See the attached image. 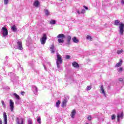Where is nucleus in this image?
<instances>
[{
    "label": "nucleus",
    "instance_id": "obj_31",
    "mask_svg": "<svg viewBox=\"0 0 124 124\" xmlns=\"http://www.w3.org/2000/svg\"><path fill=\"white\" fill-rule=\"evenodd\" d=\"M116 119V115L113 114L111 116V120H115Z\"/></svg>",
    "mask_w": 124,
    "mask_h": 124
},
{
    "label": "nucleus",
    "instance_id": "obj_25",
    "mask_svg": "<svg viewBox=\"0 0 124 124\" xmlns=\"http://www.w3.org/2000/svg\"><path fill=\"white\" fill-rule=\"evenodd\" d=\"M60 104H61V101L60 100H58L56 102V107H57V108L60 107Z\"/></svg>",
    "mask_w": 124,
    "mask_h": 124
},
{
    "label": "nucleus",
    "instance_id": "obj_33",
    "mask_svg": "<svg viewBox=\"0 0 124 124\" xmlns=\"http://www.w3.org/2000/svg\"><path fill=\"white\" fill-rule=\"evenodd\" d=\"M118 72H121L123 71V67H121L118 70Z\"/></svg>",
    "mask_w": 124,
    "mask_h": 124
},
{
    "label": "nucleus",
    "instance_id": "obj_9",
    "mask_svg": "<svg viewBox=\"0 0 124 124\" xmlns=\"http://www.w3.org/2000/svg\"><path fill=\"white\" fill-rule=\"evenodd\" d=\"M3 117L4 119V124H7V115H6V112H3Z\"/></svg>",
    "mask_w": 124,
    "mask_h": 124
},
{
    "label": "nucleus",
    "instance_id": "obj_6",
    "mask_svg": "<svg viewBox=\"0 0 124 124\" xmlns=\"http://www.w3.org/2000/svg\"><path fill=\"white\" fill-rule=\"evenodd\" d=\"M117 121L120 122V120H122L124 118V113L123 112L119 113L117 115Z\"/></svg>",
    "mask_w": 124,
    "mask_h": 124
},
{
    "label": "nucleus",
    "instance_id": "obj_7",
    "mask_svg": "<svg viewBox=\"0 0 124 124\" xmlns=\"http://www.w3.org/2000/svg\"><path fill=\"white\" fill-rule=\"evenodd\" d=\"M9 103L11 111L13 112V110H14V102H13V100L10 99Z\"/></svg>",
    "mask_w": 124,
    "mask_h": 124
},
{
    "label": "nucleus",
    "instance_id": "obj_1",
    "mask_svg": "<svg viewBox=\"0 0 124 124\" xmlns=\"http://www.w3.org/2000/svg\"><path fill=\"white\" fill-rule=\"evenodd\" d=\"M114 25L115 26H119V31L120 33L122 35L124 34V24L123 22H121L119 20H116L114 21Z\"/></svg>",
    "mask_w": 124,
    "mask_h": 124
},
{
    "label": "nucleus",
    "instance_id": "obj_41",
    "mask_svg": "<svg viewBox=\"0 0 124 124\" xmlns=\"http://www.w3.org/2000/svg\"><path fill=\"white\" fill-rule=\"evenodd\" d=\"M119 80L120 82H123V78H120L119 79Z\"/></svg>",
    "mask_w": 124,
    "mask_h": 124
},
{
    "label": "nucleus",
    "instance_id": "obj_12",
    "mask_svg": "<svg viewBox=\"0 0 124 124\" xmlns=\"http://www.w3.org/2000/svg\"><path fill=\"white\" fill-rule=\"evenodd\" d=\"M75 115H76V110L75 109H73L71 114V118H72V119H74Z\"/></svg>",
    "mask_w": 124,
    "mask_h": 124
},
{
    "label": "nucleus",
    "instance_id": "obj_23",
    "mask_svg": "<svg viewBox=\"0 0 124 124\" xmlns=\"http://www.w3.org/2000/svg\"><path fill=\"white\" fill-rule=\"evenodd\" d=\"M13 95L15 96V97L18 100H20V96L19 95L17 94L16 93H14L13 94Z\"/></svg>",
    "mask_w": 124,
    "mask_h": 124
},
{
    "label": "nucleus",
    "instance_id": "obj_24",
    "mask_svg": "<svg viewBox=\"0 0 124 124\" xmlns=\"http://www.w3.org/2000/svg\"><path fill=\"white\" fill-rule=\"evenodd\" d=\"M86 39H88V40H90V41H92L93 40V38L90 35H87L86 36Z\"/></svg>",
    "mask_w": 124,
    "mask_h": 124
},
{
    "label": "nucleus",
    "instance_id": "obj_28",
    "mask_svg": "<svg viewBox=\"0 0 124 124\" xmlns=\"http://www.w3.org/2000/svg\"><path fill=\"white\" fill-rule=\"evenodd\" d=\"M54 24H56V21L54 20H51L50 21V24L51 25H54Z\"/></svg>",
    "mask_w": 124,
    "mask_h": 124
},
{
    "label": "nucleus",
    "instance_id": "obj_5",
    "mask_svg": "<svg viewBox=\"0 0 124 124\" xmlns=\"http://www.w3.org/2000/svg\"><path fill=\"white\" fill-rule=\"evenodd\" d=\"M46 40H47V36H46V34H43V37L41 39V43L44 45L45 43H46Z\"/></svg>",
    "mask_w": 124,
    "mask_h": 124
},
{
    "label": "nucleus",
    "instance_id": "obj_22",
    "mask_svg": "<svg viewBox=\"0 0 124 124\" xmlns=\"http://www.w3.org/2000/svg\"><path fill=\"white\" fill-rule=\"evenodd\" d=\"M44 11L46 16H49V15H50V12H49V10L45 9Z\"/></svg>",
    "mask_w": 124,
    "mask_h": 124
},
{
    "label": "nucleus",
    "instance_id": "obj_19",
    "mask_svg": "<svg viewBox=\"0 0 124 124\" xmlns=\"http://www.w3.org/2000/svg\"><path fill=\"white\" fill-rule=\"evenodd\" d=\"M72 39L74 43H79V40L77 38H76V37H74Z\"/></svg>",
    "mask_w": 124,
    "mask_h": 124
},
{
    "label": "nucleus",
    "instance_id": "obj_37",
    "mask_svg": "<svg viewBox=\"0 0 124 124\" xmlns=\"http://www.w3.org/2000/svg\"><path fill=\"white\" fill-rule=\"evenodd\" d=\"M66 59H70V56L69 55H66Z\"/></svg>",
    "mask_w": 124,
    "mask_h": 124
},
{
    "label": "nucleus",
    "instance_id": "obj_44",
    "mask_svg": "<svg viewBox=\"0 0 124 124\" xmlns=\"http://www.w3.org/2000/svg\"><path fill=\"white\" fill-rule=\"evenodd\" d=\"M85 124H89V123H86Z\"/></svg>",
    "mask_w": 124,
    "mask_h": 124
},
{
    "label": "nucleus",
    "instance_id": "obj_20",
    "mask_svg": "<svg viewBox=\"0 0 124 124\" xmlns=\"http://www.w3.org/2000/svg\"><path fill=\"white\" fill-rule=\"evenodd\" d=\"M67 102V99H64L62 102V107H64L65 105H66V103Z\"/></svg>",
    "mask_w": 124,
    "mask_h": 124
},
{
    "label": "nucleus",
    "instance_id": "obj_32",
    "mask_svg": "<svg viewBox=\"0 0 124 124\" xmlns=\"http://www.w3.org/2000/svg\"><path fill=\"white\" fill-rule=\"evenodd\" d=\"M87 119H88V121H91L92 120V119H93V118L92 117V116L91 115H89V116H88Z\"/></svg>",
    "mask_w": 124,
    "mask_h": 124
},
{
    "label": "nucleus",
    "instance_id": "obj_40",
    "mask_svg": "<svg viewBox=\"0 0 124 124\" xmlns=\"http://www.w3.org/2000/svg\"><path fill=\"white\" fill-rule=\"evenodd\" d=\"M122 4H124V0H121Z\"/></svg>",
    "mask_w": 124,
    "mask_h": 124
},
{
    "label": "nucleus",
    "instance_id": "obj_11",
    "mask_svg": "<svg viewBox=\"0 0 124 124\" xmlns=\"http://www.w3.org/2000/svg\"><path fill=\"white\" fill-rule=\"evenodd\" d=\"M71 40V36H68L67 37V42L66 44L67 45H70L71 44V43H70V41Z\"/></svg>",
    "mask_w": 124,
    "mask_h": 124
},
{
    "label": "nucleus",
    "instance_id": "obj_14",
    "mask_svg": "<svg viewBox=\"0 0 124 124\" xmlns=\"http://www.w3.org/2000/svg\"><path fill=\"white\" fill-rule=\"evenodd\" d=\"M122 64H123V60L120 59L119 62L116 64L115 67H120V66H122Z\"/></svg>",
    "mask_w": 124,
    "mask_h": 124
},
{
    "label": "nucleus",
    "instance_id": "obj_15",
    "mask_svg": "<svg viewBox=\"0 0 124 124\" xmlns=\"http://www.w3.org/2000/svg\"><path fill=\"white\" fill-rule=\"evenodd\" d=\"M72 65L74 66V67H75L76 68H79V64L77 63L76 62H72Z\"/></svg>",
    "mask_w": 124,
    "mask_h": 124
},
{
    "label": "nucleus",
    "instance_id": "obj_27",
    "mask_svg": "<svg viewBox=\"0 0 124 124\" xmlns=\"http://www.w3.org/2000/svg\"><path fill=\"white\" fill-rule=\"evenodd\" d=\"M37 122L39 123V124H41V119H40V117H38L37 118Z\"/></svg>",
    "mask_w": 124,
    "mask_h": 124
},
{
    "label": "nucleus",
    "instance_id": "obj_8",
    "mask_svg": "<svg viewBox=\"0 0 124 124\" xmlns=\"http://www.w3.org/2000/svg\"><path fill=\"white\" fill-rule=\"evenodd\" d=\"M17 44L18 46L17 49L18 50H23V45H22V42L18 41L17 42Z\"/></svg>",
    "mask_w": 124,
    "mask_h": 124
},
{
    "label": "nucleus",
    "instance_id": "obj_26",
    "mask_svg": "<svg viewBox=\"0 0 124 124\" xmlns=\"http://www.w3.org/2000/svg\"><path fill=\"white\" fill-rule=\"evenodd\" d=\"M123 52H124V50L123 49H121L120 50H118L117 54L118 55H121V54H122V53H123Z\"/></svg>",
    "mask_w": 124,
    "mask_h": 124
},
{
    "label": "nucleus",
    "instance_id": "obj_18",
    "mask_svg": "<svg viewBox=\"0 0 124 124\" xmlns=\"http://www.w3.org/2000/svg\"><path fill=\"white\" fill-rule=\"evenodd\" d=\"M11 30L14 31V32H16L17 31V28H16V26L14 25L13 26L11 27Z\"/></svg>",
    "mask_w": 124,
    "mask_h": 124
},
{
    "label": "nucleus",
    "instance_id": "obj_21",
    "mask_svg": "<svg viewBox=\"0 0 124 124\" xmlns=\"http://www.w3.org/2000/svg\"><path fill=\"white\" fill-rule=\"evenodd\" d=\"M33 5L35 7H38V5H39V1H38V0L35 1Z\"/></svg>",
    "mask_w": 124,
    "mask_h": 124
},
{
    "label": "nucleus",
    "instance_id": "obj_30",
    "mask_svg": "<svg viewBox=\"0 0 124 124\" xmlns=\"http://www.w3.org/2000/svg\"><path fill=\"white\" fill-rule=\"evenodd\" d=\"M9 1V0H4V4L5 5L8 4Z\"/></svg>",
    "mask_w": 124,
    "mask_h": 124
},
{
    "label": "nucleus",
    "instance_id": "obj_29",
    "mask_svg": "<svg viewBox=\"0 0 124 124\" xmlns=\"http://www.w3.org/2000/svg\"><path fill=\"white\" fill-rule=\"evenodd\" d=\"M28 124H32V120H31V119H29Z\"/></svg>",
    "mask_w": 124,
    "mask_h": 124
},
{
    "label": "nucleus",
    "instance_id": "obj_16",
    "mask_svg": "<svg viewBox=\"0 0 124 124\" xmlns=\"http://www.w3.org/2000/svg\"><path fill=\"white\" fill-rule=\"evenodd\" d=\"M32 89L34 94H37V92H38L37 87H36V86H33Z\"/></svg>",
    "mask_w": 124,
    "mask_h": 124
},
{
    "label": "nucleus",
    "instance_id": "obj_17",
    "mask_svg": "<svg viewBox=\"0 0 124 124\" xmlns=\"http://www.w3.org/2000/svg\"><path fill=\"white\" fill-rule=\"evenodd\" d=\"M16 122L17 124H24V119L23 118L21 119V123H20L19 121V118H16Z\"/></svg>",
    "mask_w": 124,
    "mask_h": 124
},
{
    "label": "nucleus",
    "instance_id": "obj_38",
    "mask_svg": "<svg viewBox=\"0 0 124 124\" xmlns=\"http://www.w3.org/2000/svg\"><path fill=\"white\" fill-rule=\"evenodd\" d=\"M84 8H85V9H86V10H88V9H89V8L86 6H83Z\"/></svg>",
    "mask_w": 124,
    "mask_h": 124
},
{
    "label": "nucleus",
    "instance_id": "obj_39",
    "mask_svg": "<svg viewBox=\"0 0 124 124\" xmlns=\"http://www.w3.org/2000/svg\"><path fill=\"white\" fill-rule=\"evenodd\" d=\"M77 12L78 14H79V15L81 14V13H80V11L78 10H77Z\"/></svg>",
    "mask_w": 124,
    "mask_h": 124
},
{
    "label": "nucleus",
    "instance_id": "obj_34",
    "mask_svg": "<svg viewBox=\"0 0 124 124\" xmlns=\"http://www.w3.org/2000/svg\"><path fill=\"white\" fill-rule=\"evenodd\" d=\"M1 103L3 106L4 108H5V104L4 103V101H1Z\"/></svg>",
    "mask_w": 124,
    "mask_h": 124
},
{
    "label": "nucleus",
    "instance_id": "obj_43",
    "mask_svg": "<svg viewBox=\"0 0 124 124\" xmlns=\"http://www.w3.org/2000/svg\"><path fill=\"white\" fill-rule=\"evenodd\" d=\"M0 124H2V121L0 119Z\"/></svg>",
    "mask_w": 124,
    "mask_h": 124
},
{
    "label": "nucleus",
    "instance_id": "obj_35",
    "mask_svg": "<svg viewBox=\"0 0 124 124\" xmlns=\"http://www.w3.org/2000/svg\"><path fill=\"white\" fill-rule=\"evenodd\" d=\"M91 89H92V87H91V86H87V91H90L91 90Z\"/></svg>",
    "mask_w": 124,
    "mask_h": 124
},
{
    "label": "nucleus",
    "instance_id": "obj_2",
    "mask_svg": "<svg viewBox=\"0 0 124 124\" xmlns=\"http://www.w3.org/2000/svg\"><path fill=\"white\" fill-rule=\"evenodd\" d=\"M57 59L56 60V64L58 69L61 68V65L62 63V56L57 53Z\"/></svg>",
    "mask_w": 124,
    "mask_h": 124
},
{
    "label": "nucleus",
    "instance_id": "obj_10",
    "mask_svg": "<svg viewBox=\"0 0 124 124\" xmlns=\"http://www.w3.org/2000/svg\"><path fill=\"white\" fill-rule=\"evenodd\" d=\"M50 52H51L52 54H54L56 52V48H55V46H54V45H52L50 47Z\"/></svg>",
    "mask_w": 124,
    "mask_h": 124
},
{
    "label": "nucleus",
    "instance_id": "obj_4",
    "mask_svg": "<svg viewBox=\"0 0 124 124\" xmlns=\"http://www.w3.org/2000/svg\"><path fill=\"white\" fill-rule=\"evenodd\" d=\"M1 33L2 34V37H5V36L8 35V31L5 27L2 28L1 30Z\"/></svg>",
    "mask_w": 124,
    "mask_h": 124
},
{
    "label": "nucleus",
    "instance_id": "obj_42",
    "mask_svg": "<svg viewBox=\"0 0 124 124\" xmlns=\"http://www.w3.org/2000/svg\"><path fill=\"white\" fill-rule=\"evenodd\" d=\"M21 94H22V95H24V94H25V92H21Z\"/></svg>",
    "mask_w": 124,
    "mask_h": 124
},
{
    "label": "nucleus",
    "instance_id": "obj_3",
    "mask_svg": "<svg viewBox=\"0 0 124 124\" xmlns=\"http://www.w3.org/2000/svg\"><path fill=\"white\" fill-rule=\"evenodd\" d=\"M57 38H59L58 41L59 43H63L64 42V38H65V36L63 34H59L57 36Z\"/></svg>",
    "mask_w": 124,
    "mask_h": 124
},
{
    "label": "nucleus",
    "instance_id": "obj_36",
    "mask_svg": "<svg viewBox=\"0 0 124 124\" xmlns=\"http://www.w3.org/2000/svg\"><path fill=\"white\" fill-rule=\"evenodd\" d=\"M85 12H86V11H85L84 9L82 10V11H81V13H82V14H84V13H85Z\"/></svg>",
    "mask_w": 124,
    "mask_h": 124
},
{
    "label": "nucleus",
    "instance_id": "obj_13",
    "mask_svg": "<svg viewBox=\"0 0 124 124\" xmlns=\"http://www.w3.org/2000/svg\"><path fill=\"white\" fill-rule=\"evenodd\" d=\"M100 91H101V93L102 94H104V95H106L105 94V91H104V87H103V85H101L100 87Z\"/></svg>",
    "mask_w": 124,
    "mask_h": 124
}]
</instances>
